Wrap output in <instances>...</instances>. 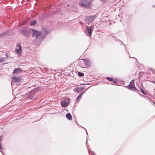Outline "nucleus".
I'll list each match as a JSON object with an SVG mask.
<instances>
[{"mask_svg":"<svg viewBox=\"0 0 155 155\" xmlns=\"http://www.w3.org/2000/svg\"><path fill=\"white\" fill-rule=\"evenodd\" d=\"M38 92V90L37 89H34L31 91L27 93L26 94V97L28 99H32L35 97Z\"/></svg>","mask_w":155,"mask_h":155,"instance_id":"nucleus-1","label":"nucleus"},{"mask_svg":"<svg viewBox=\"0 0 155 155\" xmlns=\"http://www.w3.org/2000/svg\"><path fill=\"white\" fill-rule=\"evenodd\" d=\"M92 0H81L79 5L81 6H83L87 8L90 7V3Z\"/></svg>","mask_w":155,"mask_h":155,"instance_id":"nucleus-2","label":"nucleus"},{"mask_svg":"<svg viewBox=\"0 0 155 155\" xmlns=\"http://www.w3.org/2000/svg\"><path fill=\"white\" fill-rule=\"evenodd\" d=\"M21 33L25 36L28 37L31 32V30L27 27H24L21 30Z\"/></svg>","mask_w":155,"mask_h":155,"instance_id":"nucleus-3","label":"nucleus"},{"mask_svg":"<svg viewBox=\"0 0 155 155\" xmlns=\"http://www.w3.org/2000/svg\"><path fill=\"white\" fill-rule=\"evenodd\" d=\"M32 36L33 37H35V38L37 40H39L41 38V32L35 29H32Z\"/></svg>","mask_w":155,"mask_h":155,"instance_id":"nucleus-4","label":"nucleus"},{"mask_svg":"<svg viewBox=\"0 0 155 155\" xmlns=\"http://www.w3.org/2000/svg\"><path fill=\"white\" fill-rule=\"evenodd\" d=\"M94 28L93 26H86V33L87 36H91Z\"/></svg>","mask_w":155,"mask_h":155,"instance_id":"nucleus-5","label":"nucleus"},{"mask_svg":"<svg viewBox=\"0 0 155 155\" xmlns=\"http://www.w3.org/2000/svg\"><path fill=\"white\" fill-rule=\"evenodd\" d=\"M96 18L95 15L87 16L84 20L86 22H90L94 21Z\"/></svg>","mask_w":155,"mask_h":155,"instance_id":"nucleus-6","label":"nucleus"},{"mask_svg":"<svg viewBox=\"0 0 155 155\" xmlns=\"http://www.w3.org/2000/svg\"><path fill=\"white\" fill-rule=\"evenodd\" d=\"M16 48L15 49V51L18 54H21L22 52L21 47L20 43H18L16 46Z\"/></svg>","mask_w":155,"mask_h":155,"instance_id":"nucleus-7","label":"nucleus"},{"mask_svg":"<svg viewBox=\"0 0 155 155\" xmlns=\"http://www.w3.org/2000/svg\"><path fill=\"white\" fill-rule=\"evenodd\" d=\"M70 103V101L69 99H67L66 101H63L61 103V106L62 107H65L67 106Z\"/></svg>","mask_w":155,"mask_h":155,"instance_id":"nucleus-8","label":"nucleus"},{"mask_svg":"<svg viewBox=\"0 0 155 155\" xmlns=\"http://www.w3.org/2000/svg\"><path fill=\"white\" fill-rule=\"evenodd\" d=\"M21 77L19 76L18 77H13L12 78V80L16 83H17L21 81Z\"/></svg>","mask_w":155,"mask_h":155,"instance_id":"nucleus-9","label":"nucleus"},{"mask_svg":"<svg viewBox=\"0 0 155 155\" xmlns=\"http://www.w3.org/2000/svg\"><path fill=\"white\" fill-rule=\"evenodd\" d=\"M127 86L130 88L132 90H134L135 91H137V88L135 87L134 84H129Z\"/></svg>","mask_w":155,"mask_h":155,"instance_id":"nucleus-10","label":"nucleus"},{"mask_svg":"<svg viewBox=\"0 0 155 155\" xmlns=\"http://www.w3.org/2000/svg\"><path fill=\"white\" fill-rule=\"evenodd\" d=\"M22 72L21 69L20 68H16L14 70L13 72L15 74L20 73Z\"/></svg>","mask_w":155,"mask_h":155,"instance_id":"nucleus-11","label":"nucleus"},{"mask_svg":"<svg viewBox=\"0 0 155 155\" xmlns=\"http://www.w3.org/2000/svg\"><path fill=\"white\" fill-rule=\"evenodd\" d=\"M85 91L83 92H82L77 97V101L78 102L79 101L80 99L81 98L83 94L85 93Z\"/></svg>","mask_w":155,"mask_h":155,"instance_id":"nucleus-12","label":"nucleus"},{"mask_svg":"<svg viewBox=\"0 0 155 155\" xmlns=\"http://www.w3.org/2000/svg\"><path fill=\"white\" fill-rule=\"evenodd\" d=\"M66 116L67 119L69 120H71L72 119L71 115L69 113L67 114Z\"/></svg>","mask_w":155,"mask_h":155,"instance_id":"nucleus-13","label":"nucleus"},{"mask_svg":"<svg viewBox=\"0 0 155 155\" xmlns=\"http://www.w3.org/2000/svg\"><path fill=\"white\" fill-rule=\"evenodd\" d=\"M84 88L83 87H78L76 89V91L77 92L79 93L83 90Z\"/></svg>","mask_w":155,"mask_h":155,"instance_id":"nucleus-14","label":"nucleus"},{"mask_svg":"<svg viewBox=\"0 0 155 155\" xmlns=\"http://www.w3.org/2000/svg\"><path fill=\"white\" fill-rule=\"evenodd\" d=\"M8 33V31L4 32L3 33H2L0 34V38L2 37H3L4 36L6 35H7Z\"/></svg>","mask_w":155,"mask_h":155,"instance_id":"nucleus-15","label":"nucleus"},{"mask_svg":"<svg viewBox=\"0 0 155 155\" xmlns=\"http://www.w3.org/2000/svg\"><path fill=\"white\" fill-rule=\"evenodd\" d=\"M84 63L87 65H89L90 64V62L88 60H85L84 61Z\"/></svg>","mask_w":155,"mask_h":155,"instance_id":"nucleus-16","label":"nucleus"},{"mask_svg":"<svg viewBox=\"0 0 155 155\" xmlns=\"http://www.w3.org/2000/svg\"><path fill=\"white\" fill-rule=\"evenodd\" d=\"M36 20H34L30 22V25L31 26L34 25L36 23Z\"/></svg>","mask_w":155,"mask_h":155,"instance_id":"nucleus-17","label":"nucleus"},{"mask_svg":"<svg viewBox=\"0 0 155 155\" xmlns=\"http://www.w3.org/2000/svg\"><path fill=\"white\" fill-rule=\"evenodd\" d=\"M140 90L141 91V92L144 95H146L147 94L143 90L142 88L141 87H140Z\"/></svg>","mask_w":155,"mask_h":155,"instance_id":"nucleus-18","label":"nucleus"},{"mask_svg":"<svg viewBox=\"0 0 155 155\" xmlns=\"http://www.w3.org/2000/svg\"><path fill=\"white\" fill-rule=\"evenodd\" d=\"M78 75L80 77L83 76L84 75V73L81 72H79L78 73Z\"/></svg>","mask_w":155,"mask_h":155,"instance_id":"nucleus-19","label":"nucleus"},{"mask_svg":"<svg viewBox=\"0 0 155 155\" xmlns=\"http://www.w3.org/2000/svg\"><path fill=\"white\" fill-rule=\"evenodd\" d=\"M106 79L109 81H111L113 80V78L111 77H107Z\"/></svg>","mask_w":155,"mask_h":155,"instance_id":"nucleus-20","label":"nucleus"},{"mask_svg":"<svg viewBox=\"0 0 155 155\" xmlns=\"http://www.w3.org/2000/svg\"><path fill=\"white\" fill-rule=\"evenodd\" d=\"M149 70L150 71H151L153 73V74L155 73V72L154 70L152 68H150L149 69Z\"/></svg>","mask_w":155,"mask_h":155,"instance_id":"nucleus-21","label":"nucleus"},{"mask_svg":"<svg viewBox=\"0 0 155 155\" xmlns=\"http://www.w3.org/2000/svg\"><path fill=\"white\" fill-rule=\"evenodd\" d=\"M143 74V72H140L139 73V77L140 78L141 77H142V74Z\"/></svg>","mask_w":155,"mask_h":155,"instance_id":"nucleus-22","label":"nucleus"},{"mask_svg":"<svg viewBox=\"0 0 155 155\" xmlns=\"http://www.w3.org/2000/svg\"><path fill=\"white\" fill-rule=\"evenodd\" d=\"M2 145H1V143H0V151L3 154V155H4V154L3 153H2Z\"/></svg>","mask_w":155,"mask_h":155,"instance_id":"nucleus-23","label":"nucleus"},{"mask_svg":"<svg viewBox=\"0 0 155 155\" xmlns=\"http://www.w3.org/2000/svg\"><path fill=\"white\" fill-rule=\"evenodd\" d=\"M4 60L3 58H0V62H3Z\"/></svg>","mask_w":155,"mask_h":155,"instance_id":"nucleus-24","label":"nucleus"},{"mask_svg":"<svg viewBox=\"0 0 155 155\" xmlns=\"http://www.w3.org/2000/svg\"><path fill=\"white\" fill-rule=\"evenodd\" d=\"M113 82L114 83L116 84H118V82H117L115 80H113Z\"/></svg>","mask_w":155,"mask_h":155,"instance_id":"nucleus-25","label":"nucleus"},{"mask_svg":"<svg viewBox=\"0 0 155 155\" xmlns=\"http://www.w3.org/2000/svg\"><path fill=\"white\" fill-rule=\"evenodd\" d=\"M5 56H6V58H8V57H9L8 54H5Z\"/></svg>","mask_w":155,"mask_h":155,"instance_id":"nucleus-26","label":"nucleus"},{"mask_svg":"<svg viewBox=\"0 0 155 155\" xmlns=\"http://www.w3.org/2000/svg\"><path fill=\"white\" fill-rule=\"evenodd\" d=\"M102 2H104L106 0H101Z\"/></svg>","mask_w":155,"mask_h":155,"instance_id":"nucleus-27","label":"nucleus"},{"mask_svg":"<svg viewBox=\"0 0 155 155\" xmlns=\"http://www.w3.org/2000/svg\"><path fill=\"white\" fill-rule=\"evenodd\" d=\"M92 155H96L95 153L94 152L93 153V154Z\"/></svg>","mask_w":155,"mask_h":155,"instance_id":"nucleus-28","label":"nucleus"},{"mask_svg":"<svg viewBox=\"0 0 155 155\" xmlns=\"http://www.w3.org/2000/svg\"><path fill=\"white\" fill-rule=\"evenodd\" d=\"M152 83L155 84V81H152Z\"/></svg>","mask_w":155,"mask_h":155,"instance_id":"nucleus-29","label":"nucleus"},{"mask_svg":"<svg viewBox=\"0 0 155 155\" xmlns=\"http://www.w3.org/2000/svg\"><path fill=\"white\" fill-rule=\"evenodd\" d=\"M129 57H130V58H133V57H130V55H129Z\"/></svg>","mask_w":155,"mask_h":155,"instance_id":"nucleus-30","label":"nucleus"},{"mask_svg":"<svg viewBox=\"0 0 155 155\" xmlns=\"http://www.w3.org/2000/svg\"><path fill=\"white\" fill-rule=\"evenodd\" d=\"M86 130V134H87V131H86V130Z\"/></svg>","mask_w":155,"mask_h":155,"instance_id":"nucleus-31","label":"nucleus"},{"mask_svg":"<svg viewBox=\"0 0 155 155\" xmlns=\"http://www.w3.org/2000/svg\"><path fill=\"white\" fill-rule=\"evenodd\" d=\"M87 141H86V143H87Z\"/></svg>","mask_w":155,"mask_h":155,"instance_id":"nucleus-32","label":"nucleus"}]
</instances>
